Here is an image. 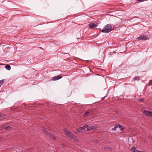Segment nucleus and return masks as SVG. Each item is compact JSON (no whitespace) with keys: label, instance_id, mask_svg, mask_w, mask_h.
I'll use <instances>...</instances> for the list:
<instances>
[{"label":"nucleus","instance_id":"obj_8","mask_svg":"<svg viewBox=\"0 0 152 152\" xmlns=\"http://www.w3.org/2000/svg\"><path fill=\"white\" fill-rule=\"evenodd\" d=\"M89 26L91 28L96 27L97 25L93 23H91L88 24Z\"/></svg>","mask_w":152,"mask_h":152},{"label":"nucleus","instance_id":"obj_19","mask_svg":"<svg viewBox=\"0 0 152 152\" xmlns=\"http://www.w3.org/2000/svg\"><path fill=\"white\" fill-rule=\"evenodd\" d=\"M115 127H117V128L118 127V126H121V125L119 124H116L115 126Z\"/></svg>","mask_w":152,"mask_h":152},{"label":"nucleus","instance_id":"obj_16","mask_svg":"<svg viewBox=\"0 0 152 152\" xmlns=\"http://www.w3.org/2000/svg\"><path fill=\"white\" fill-rule=\"evenodd\" d=\"M43 131H44V132H48L47 130H48V129H46L44 128V129H43Z\"/></svg>","mask_w":152,"mask_h":152},{"label":"nucleus","instance_id":"obj_11","mask_svg":"<svg viewBox=\"0 0 152 152\" xmlns=\"http://www.w3.org/2000/svg\"><path fill=\"white\" fill-rule=\"evenodd\" d=\"M90 112H87L85 113L83 115V117H85L88 116V115L90 113Z\"/></svg>","mask_w":152,"mask_h":152},{"label":"nucleus","instance_id":"obj_7","mask_svg":"<svg viewBox=\"0 0 152 152\" xmlns=\"http://www.w3.org/2000/svg\"><path fill=\"white\" fill-rule=\"evenodd\" d=\"M62 77V76L60 75H58L54 77L53 78V80H56L60 79Z\"/></svg>","mask_w":152,"mask_h":152},{"label":"nucleus","instance_id":"obj_18","mask_svg":"<svg viewBox=\"0 0 152 152\" xmlns=\"http://www.w3.org/2000/svg\"><path fill=\"white\" fill-rule=\"evenodd\" d=\"M147 0H137V1H139V2H143V1H147Z\"/></svg>","mask_w":152,"mask_h":152},{"label":"nucleus","instance_id":"obj_22","mask_svg":"<svg viewBox=\"0 0 152 152\" xmlns=\"http://www.w3.org/2000/svg\"><path fill=\"white\" fill-rule=\"evenodd\" d=\"M135 152H142V151H139L136 150Z\"/></svg>","mask_w":152,"mask_h":152},{"label":"nucleus","instance_id":"obj_2","mask_svg":"<svg viewBox=\"0 0 152 152\" xmlns=\"http://www.w3.org/2000/svg\"><path fill=\"white\" fill-rule=\"evenodd\" d=\"M112 26L111 25L107 24L101 30L102 32L103 33L109 32L112 30Z\"/></svg>","mask_w":152,"mask_h":152},{"label":"nucleus","instance_id":"obj_4","mask_svg":"<svg viewBox=\"0 0 152 152\" xmlns=\"http://www.w3.org/2000/svg\"><path fill=\"white\" fill-rule=\"evenodd\" d=\"M143 113L147 116L152 117V112L151 111L145 110Z\"/></svg>","mask_w":152,"mask_h":152},{"label":"nucleus","instance_id":"obj_15","mask_svg":"<svg viewBox=\"0 0 152 152\" xmlns=\"http://www.w3.org/2000/svg\"><path fill=\"white\" fill-rule=\"evenodd\" d=\"M5 129H7L9 130V129H11V127L9 126H7L5 127Z\"/></svg>","mask_w":152,"mask_h":152},{"label":"nucleus","instance_id":"obj_17","mask_svg":"<svg viewBox=\"0 0 152 152\" xmlns=\"http://www.w3.org/2000/svg\"><path fill=\"white\" fill-rule=\"evenodd\" d=\"M117 127L115 126L114 128H113L112 129V130L115 131L117 129Z\"/></svg>","mask_w":152,"mask_h":152},{"label":"nucleus","instance_id":"obj_5","mask_svg":"<svg viewBox=\"0 0 152 152\" xmlns=\"http://www.w3.org/2000/svg\"><path fill=\"white\" fill-rule=\"evenodd\" d=\"M88 125L86 124H85L84 126L82 127H80L78 128V129H77V130L78 132H81L83 130V129H85L86 128H88Z\"/></svg>","mask_w":152,"mask_h":152},{"label":"nucleus","instance_id":"obj_13","mask_svg":"<svg viewBox=\"0 0 152 152\" xmlns=\"http://www.w3.org/2000/svg\"><path fill=\"white\" fill-rule=\"evenodd\" d=\"M4 80H0V87L4 83Z\"/></svg>","mask_w":152,"mask_h":152},{"label":"nucleus","instance_id":"obj_14","mask_svg":"<svg viewBox=\"0 0 152 152\" xmlns=\"http://www.w3.org/2000/svg\"><path fill=\"white\" fill-rule=\"evenodd\" d=\"M134 80H139V78L138 77H136L133 78Z\"/></svg>","mask_w":152,"mask_h":152},{"label":"nucleus","instance_id":"obj_3","mask_svg":"<svg viewBox=\"0 0 152 152\" xmlns=\"http://www.w3.org/2000/svg\"><path fill=\"white\" fill-rule=\"evenodd\" d=\"M137 39H138L139 40H145L149 39V37L145 35H142L140 36L139 37H137Z\"/></svg>","mask_w":152,"mask_h":152},{"label":"nucleus","instance_id":"obj_10","mask_svg":"<svg viewBox=\"0 0 152 152\" xmlns=\"http://www.w3.org/2000/svg\"><path fill=\"white\" fill-rule=\"evenodd\" d=\"M49 137H50V138H52V139H53V140H55V139H56V138H55V137L54 136H53V135H52V134H49Z\"/></svg>","mask_w":152,"mask_h":152},{"label":"nucleus","instance_id":"obj_12","mask_svg":"<svg viewBox=\"0 0 152 152\" xmlns=\"http://www.w3.org/2000/svg\"><path fill=\"white\" fill-rule=\"evenodd\" d=\"M131 151L133 152H135L136 150V148L135 146H133L131 149Z\"/></svg>","mask_w":152,"mask_h":152},{"label":"nucleus","instance_id":"obj_21","mask_svg":"<svg viewBox=\"0 0 152 152\" xmlns=\"http://www.w3.org/2000/svg\"><path fill=\"white\" fill-rule=\"evenodd\" d=\"M139 101L140 102H143V99H140Z\"/></svg>","mask_w":152,"mask_h":152},{"label":"nucleus","instance_id":"obj_20","mask_svg":"<svg viewBox=\"0 0 152 152\" xmlns=\"http://www.w3.org/2000/svg\"><path fill=\"white\" fill-rule=\"evenodd\" d=\"M122 125H121V126H118V127H119V128H121V130H123L124 129H122Z\"/></svg>","mask_w":152,"mask_h":152},{"label":"nucleus","instance_id":"obj_6","mask_svg":"<svg viewBox=\"0 0 152 152\" xmlns=\"http://www.w3.org/2000/svg\"><path fill=\"white\" fill-rule=\"evenodd\" d=\"M97 128V126H91L90 127H88L87 129V131H89L91 130L95 129Z\"/></svg>","mask_w":152,"mask_h":152},{"label":"nucleus","instance_id":"obj_23","mask_svg":"<svg viewBox=\"0 0 152 152\" xmlns=\"http://www.w3.org/2000/svg\"><path fill=\"white\" fill-rule=\"evenodd\" d=\"M150 82L151 84H152V80L150 81Z\"/></svg>","mask_w":152,"mask_h":152},{"label":"nucleus","instance_id":"obj_9","mask_svg":"<svg viewBox=\"0 0 152 152\" xmlns=\"http://www.w3.org/2000/svg\"><path fill=\"white\" fill-rule=\"evenodd\" d=\"M5 67L8 70H10L11 69L10 66L8 64L6 65L5 66Z\"/></svg>","mask_w":152,"mask_h":152},{"label":"nucleus","instance_id":"obj_1","mask_svg":"<svg viewBox=\"0 0 152 152\" xmlns=\"http://www.w3.org/2000/svg\"><path fill=\"white\" fill-rule=\"evenodd\" d=\"M64 131L65 132V133L67 137L73 139L76 141L77 142L78 141L77 139L74 136V135L72 134L69 132L68 130L66 129H64Z\"/></svg>","mask_w":152,"mask_h":152}]
</instances>
